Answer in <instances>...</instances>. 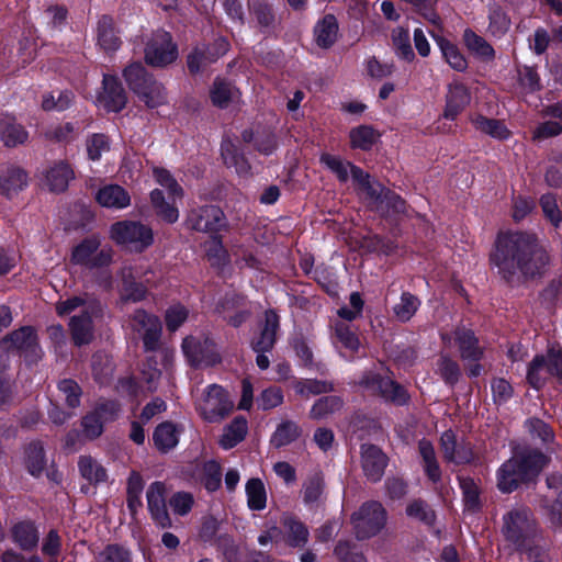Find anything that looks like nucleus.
<instances>
[{"instance_id": "f257e3e1", "label": "nucleus", "mask_w": 562, "mask_h": 562, "mask_svg": "<svg viewBox=\"0 0 562 562\" xmlns=\"http://www.w3.org/2000/svg\"><path fill=\"white\" fill-rule=\"evenodd\" d=\"M549 255L537 236L531 233L507 232L497 236L491 263L504 279L517 271L525 276L539 273L548 263Z\"/></svg>"}, {"instance_id": "f03ea898", "label": "nucleus", "mask_w": 562, "mask_h": 562, "mask_svg": "<svg viewBox=\"0 0 562 562\" xmlns=\"http://www.w3.org/2000/svg\"><path fill=\"white\" fill-rule=\"evenodd\" d=\"M550 459L536 450L516 451L496 472L497 487L503 493L515 491L520 483L531 481Z\"/></svg>"}, {"instance_id": "7ed1b4c3", "label": "nucleus", "mask_w": 562, "mask_h": 562, "mask_svg": "<svg viewBox=\"0 0 562 562\" xmlns=\"http://www.w3.org/2000/svg\"><path fill=\"white\" fill-rule=\"evenodd\" d=\"M59 316L74 314L69 322L72 339L77 346L87 345L93 338L92 319L101 312V304L90 296H74L56 304Z\"/></svg>"}, {"instance_id": "20e7f679", "label": "nucleus", "mask_w": 562, "mask_h": 562, "mask_svg": "<svg viewBox=\"0 0 562 562\" xmlns=\"http://www.w3.org/2000/svg\"><path fill=\"white\" fill-rule=\"evenodd\" d=\"M154 177L156 182L168 191L169 198L175 202L176 199L183 196V190L170 175V172L162 168L154 169ZM150 201L157 214L168 223H175L179 218V211L173 203L167 202L164 193L159 189L150 192Z\"/></svg>"}, {"instance_id": "39448f33", "label": "nucleus", "mask_w": 562, "mask_h": 562, "mask_svg": "<svg viewBox=\"0 0 562 562\" xmlns=\"http://www.w3.org/2000/svg\"><path fill=\"white\" fill-rule=\"evenodd\" d=\"M112 258L113 249L108 245H102L98 235H91L72 248L70 262L92 270L109 266Z\"/></svg>"}, {"instance_id": "423d86ee", "label": "nucleus", "mask_w": 562, "mask_h": 562, "mask_svg": "<svg viewBox=\"0 0 562 562\" xmlns=\"http://www.w3.org/2000/svg\"><path fill=\"white\" fill-rule=\"evenodd\" d=\"M110 237L117 245L136 252H142L154 243L151 228L145 224L133 221H123L113 224L110 228Z\"/></svg>"}, {"instance_id": "0eeeda50", "label": "nucleus", "mask_w": 562, "mask_h": 562, "mask_svg": "<svg viewBox=\"0 0 562 562\" xmlns=\"http://www.w3.org/2000/svg\"><path fill=\"white\" fill-rule=\"evenodd\" d=\"M195 406L200 415L205 420L210 423H217L231 413L234 404L221 385L211 384L196 400Z\"/></svg>"}, {"instance_id": "6e6552de", "label": "nucleus", "mask_w": 562, "mask_h": 562, "mask_svg": "<svg viewBox=\"0 0 562 562\" xmlns=\"http://www.w3.org/2000/svg\"><path fill=\"white\" fill-rule=\"evenodd\" d=\"M352 525L359 539H368L378 535L385 526L386 512L378 502L363 504L352 517Z\"/></svg>"}, {"instance_id": "1a4fd4ad", "label": "nucleus", "mask_w": 562, "mask_h": 562, "mask_svg": "<svg viewBox=\"0 0 562 562\" xmlns=\"http://www.w3.org/2000/svg\"><path fill=\"white\" fill-rule=\"evenodd\" d=\"M178 57L177 45L171 35L162 30L155 32L146 43L145 60L153 67H165Z\"/></svg>"}, {"instance_id": "9d476101", "label": "nucleus", "mask_w": 562, "mask_h": 562, "mask_svg": "<svg viewBox=\"0 0 562 562\" xmlns=\"http://www.w3.org/2000/svg\"><path fill=\"white\" fill-rule=\"evenodd\" d=\"M182 350L192 366H214L221 360L215 344L206 337H187Z\"/></svg>"}, {"instance_id": "9b49d317", "label": "nucleus", "mask_w": 562, "mask_h": 562, "mask_svg": "<svg viewBox=\"0 0 562 562\" xmlns=\"http://www.w3.org/2000/svg\"><path fill=\"white\" fill-rule=\"evenodd\" d=\"M131 326L142 336L146 350L157 349L161 336V323L157 316L137 310L131 318Z\"/></svg>"}, {"instance_id": "f8f14e48", "label": "nucleus", "mask_w": 562, "mask_h": 562, "mask_svg": "<svg viewBox=\"0 0 562 562\" xmlns=\"http://www.w3.org/2000/svg\"><path fill=\"white\" fill-rule=\"evenodd\" d=\"M360 385L372 394L381 395L387 401L398 404L406 401L404 389L387 376H381L380 374L370 372L361 379Z\"/></svg>"}, {"instance_id": "ddd939ff", "label": "nucleus", "mask_w": 562, "mask_h": 562, "mask_svg": "<svg viewBox=\"0 0 562 562\" xmlns=\"http://www.w3.org/2000/svg\"><path fill=\"white\" fill-rule=\"evenodd\" d=\"M151 272L148 268L142 270L139 267H124L121 271L124 285L121 293V299L124 302H139L143 301L147 295V288L142 282H136V279H144L146 283H149L147 274Z\"/></svg>"}, {"instance_id": "4468645a", "label": "nucleus", "mask_w": 562, "mask_h": 562, "mask_svg": "<svg viewBox=\"0 0 562 562\" xmlns=\"http://www.w3.org/2000/svg\"><path fill=\"white\" fill-rule=\"evenodd\" d=\"M166 485L162 482L151 483L146 493L147 507L153 520L161 528L171 526V519L166 507Z\"/></svg>"}, {"instance_id": "2eb2a0df", "label": "nucleus", "mask_w": 562, "mask_h": 562, "mask_svg": "<svg viewBox=\"0 0 562 562\" xmlns=\"http://www.w3.org/2000/svg\"><path fill=\"white\" fill-rule=\"evenodd\" d=\"M355 179L352 180L358 194L374 210L383 211V193L385 188L378 181L372 180L366 171L355 170Z\"/></svg>"}, {"instance_id": "dca6fc26", "label": "nucleus", "mask_w": 562, "mask_h": 562, "mask_svg": "<svg viewBox=\"0 0 562 562\" xmlns=\"http://www.w3.org/2000/svg\"><path fill=\"white\" fill-rule=\"evenodd\" d=\"M98 103L109 112H119L126 104V95L119 80L110 75L103 77V90L98 97Z\"/></svg>"}, {"instance_id": "f3484780", "label": "nucleus", "mask_w": 562, "mask_h": 562, "mask_svg": "<svg viewBox=\"0 0 562 562\" xmlns=\"http://www.w3.org/2000/svg\"><path fill=\"white\" fill-rule=\"evenodd\" d=\"M470 101V91L462 82L457 80L450 82L446 93L443 117L451 121L456 120L467 105H469Z\"/></svg>"}, {"instance_id": "a211bd4d", "label": "nucleus", "mask_w": 562, "mask_h": 562, "mask_svg": "<svg viewBox=\"0 0 562 562\" xmlns=\"http://www.w3.org/2000/svg\"><path fill=\"white\" fill-rule=\"evenodd\" d=\"M531 529L530 513L526 508L514 509L504 517L503 531L508 540L519 542Z\"/></svg>"}, {"instance_id": "6ab92c4d", "label": "nucleus", "mask_w": 562, "mask_h": 562, "mask_svg": "<svg viewBox=\"0 0 562 562\" xmlns=\"http://www.w3.org/2000/svg\"><path fill=\"white\" fill-rule=\"evenodd\" d=\"M362 469L367 479L378 482L384 474L387 465V458L382 450L372 445L362 446Z\"/></svg>"}, {"instance_id": "aec40b11", "label": "nucleus", "mask_w": 562, "mask_h": 562, "mask_svg": "<svg viewBox=\"0 0 562 562\" xmlns=\"http://www.w3.org/2000/svg\"><path fill=\"white\" fill-rule=\"evenodd\" d=\"M223 212L218 207L210 205L192 212L188 222L195 231L213 233L223 226Z\"/></svg>"}, {"instance_id": "412c9836", "label": "nucleus", "mask_w": 562, "mask_h": 562, "mask_svg": "<svg viewBox=\"0 0 562 562\" xmlns=\"http://www.w3.org/2000/svg\"><path fill=\"white\" fill-rule=\"evenodd\" d=\"M441 449L447 461L453 463H468L473 459L472 448L469 443L458 442L456 435L447 430L441 435Z\"/></svg>"}, {"instance_id": "4be33fe9", "label": "nucleus", "mask_w": 562, "mask_h": 562, "mask_svg": "<svg viewBox=\"0 0 562 562\" xmlns=\"http://www.w3.org/2000/svg\"><path fill=\"white\" fill-rule=\"evenodd\" d=\"M74 177L71 167L67 162L58 161L45 170L43 183L53 192H63Z\"/></svg>"}, {"instance_id": "5701e85b", "label": "nucleus", "mask_w": 562, "mask_h": 562, "mask_svg": "<svg viewBox=\"0 0 562 562\" xmlns=\"http://www.w3.org/2000/svg\"><path fill=\"white\" fill-rule=\"evenodd\" d=\"M97 201L108 209H125L131 204L128 192L119 184H109L101 188L97 193Z\"/></svg>"}, {"instance_id": "b1692460", "label": "nucleus", "mask_w": 562, "mask_h": 562, "mask_svg": "<svg viewBox=\"0 0 562 562\" xmlns=\"http://www.w3.org/2000/svg\"><path fill=\"white\" fill-rule=\"evenodd\" d=\"M454 339L459 346L461 358L464 361L476 362L483 356V348L479 345L477 338L470 329H458Z\"/></svg>"}, {"instance_id": "393cba45", "label": "nucleus", "mask_w": 562, "mask_h": 562, "mask_svg": "<svg viewBox=\"0 0 562 562\" xmlns=\"http://www.w3.org/2000/svg\"><path fill=\"white\" fill-rule=\"evenodd\" d=\"M279 328V317L273 311H267L265 314V325L260 336L252 342L256 352H267L272 349L276 342L277 330Z\"/></svg>"}, {"instance_id": "a878e982", "label": "nucleus", "mask_w": 562, "mask_h": 562, "mask_svg": "<svg viewBox=\"0 0 562 562\" xmlns=\"http://www.w3.org/2000/svg\"><path fill=\"white\" fill-rule=\"evenodd\" d=\"M0 139L8 147L23 144L27 139V132L15 119L9 115L0 116Z\"/></svg>"}, {"instance_id": "bb28decb", "label": "nucleus", "mask_w": 562, "mask_h": 562, "mask_svg": "<svg viewBox=\"0 0 562 562\" xmlns=\"http://www.w3.org/2000/svg\"><path fill=\"white\" fill-rule=\"evenodd\" d=\"M319 161L329 169L340 182H347L349 179L353 180L355 170H361V168L350 161L327 153L321 155Z\"/></svg>"}, {"instance_id": "cd10ccee", "label": "nucleus", "mask_w": 562, "mask_h": 562, "mask_svg": "<svg viewBox=\"0 0 562 562\" xmlns=\"http://www.w3.org/2000/svg\"><path fill=\"white\" fill-rule=\"evenodd\" d=\"M338 36V23L334 15L327 14L314 27L316 44L322 48H329Z\"/></svg>"}, {"instance_id": "c85d7f7f", "label": "nucleus", "mask_w": 562, "mask_h": 562, "mask_svg": "<svg viewBox=\"0 0 562 562\" xmlns=\"http://www.w3.org/2000/svg\"><path fill=\"white\" fill-rule=\"evenodd\" d=\"M221 154L224 164L228 168H234L235 172L239 176H247L250 170V166L245 157L239 151L236 144L229 139H225L221 146Z\"/></svg>"}, {"instance_id": "c756f323", "label": "nucleus", "mask_w": 562, "mask_h": 562, "mask_svg": "<svg viewBox=\"0 0 562 562\" xmlns=\"http://www.w3.org/2000/svg\"><path fill=\"white\" fill-rule=\"evenodd\" d=\"M221 154L224 164L228 168H234L235 172L239 176H247L250 170V166L245 157L239 151L236 144L229 139H225L221 146Z\"/></svg>"}, {"instance_id": "7c9ffc66", "label": "nucleus", "mask_w": 562, "mask_h": 562, "mask_svg": "<svg viewBox=\"0 0 562 562\" xmlns=\"http://www.w3.org/2000/svg\"><path fill=\"white\" fill-rule=\"evenodd\" d=\"M179 435L180 431L175 424L170 422L161 423L153 434L154 445L159 451L167 452L178 445Z\"/></svg>"}, {"instance_id": "2f4dec72", "label": "nucleus", "mask_w": 562, "mask_h": 562, "mask_svg": "<svg viewBox=\"0 0 562 562\" xmlns=\"http://www.w3.org/2000/svg\"><path fill=\"white\" fill-rule=\"evenodd\" d=\"M552 375V369L549 364L548 353L546 356H536L530 362L527 371V380L535 389H540Z\"/></svg>"}, {"instance_id": "473e14b6", "label": "nucleus", "mask_w": 562, "mask_h": 562, "mask_svg": "<svg viewBox=\"0 0 562 562\" xmlns=\"http://www.w3.org/2000/svg\"><path fill=\"white\" fill-rule=\"evenodd\" d=\"M212 103L218 108H226L231 102L239 99L240 92L229 82L217 78L210 91Z\"/></svg>"}, {"instance_id": "72a5a7b5", "label": "nucleus", "mask_w": 562, "mask_h": 562, "mask_svg": "<svg viewBox=\"0 0 562 562\" xmlns=\"http://www.w3.org/2000/svg\"><path fill=\"white\" fill-rule=\"evenodd\" d=\"M379 138L380 133L371 125H359L349 132L350 146L355 149L369 150Z\"/></svg>"}, {"instance_id": "f704fd0d", "label": "nucleus", "mask_w": 562, "mask_h": 562, "mask_svg": "<svg viewBox=\"0 0 562 562\" xmlns=\"http://www.w3.org/2000/svg\"><path fill=\"white\" fill-rule=\"evenodd\" d=\"M418 449L423 459V468L426 475L431 482H439L441 479V471L437 462L434 446L428 440H420Z\"/></svg>"}, {"instance_id": "c9c22d12", "label": "nucleus", "mask_w": 562, "mask_h": 562, "mask_svg": "<svg viewBox=\"0 0 562 562\" xmlns=\"http://www.w3.org/2000/svg\"><path fill=\"white\" fill-rule=\"evenodd\" d=\"M27 184L26 173L19 168H9L0 177L1 191L9 198L23 190Z\"/></svg>"}, {"instance_id": "e433bc0d", "label": "nucleus", "mask_w": 562, "mask_h": 562, "mask_svg": "<svg viewBox=\"0 0 562 562\" xmlns=\"http://www.w3.org/2000/svg\"><path fill=\"white\" fill-rule=\"evenodd\" d=\"M12 539L23 550H31L38 542V533L33 524L21 521L12 527Z\"/></svg>"}, {"instance_id": "4c0bfd02", "label": "nucleus", "mask_w": 562, "mask_h": 562, "mask_svg": "<svg viewBox=\"0 0 562 562\" xmlns=\"http://www.w3.org/2000/svg\"><path fill=\"white\" fill-rule=\"evenodd\" d=\"M97 41L105 52L115 50L120 46V38L116 36L111 18L104 15L98 22Z\"/></svg>"}, {"instance_id": "58836bf2", "label": "nucleus", "mask_w": 562, "mask_h": 562, "mask_svg": "<svg viewBox=\"0 0 562 562\" xmlns=\"http://www.w3.org/2000/svg\"><path fill=\"white\" fill-rule=\"evenodd\" d=\"M247 432V422L243 417L235 418L228 426L224 428L220 438V446L227 450L240 442Z\"/></svg>"}, {"instance_id": "ea45409f", "label": "nucleus", "mask_w": 562, "mask_h": 562, "mask_svg": "<svg viewBox=\"0 0 562 562\" xmlns=\"http://www.w3.org/2000/svg\"><path fill=\"white\" fill-rule=\"evenodd\" d=\"M79 472L87 481L93 484L106 480V470L90 456H81L78 461Z\"/></svg>"}, {"instance_id": "a19ab883", "label": "nucleus", "mask_w": 562, "mask_h": 562, "mask_svg": "<svg viewBox=\"0 0 562 562\" xmlns=\"http://www.w3.org/2000/svg\"><path fill=\"white\" fill-rule=\"evenodd\" d=\"M419 306L420 300L416 295L403 292L400 301L393 306V313L397 321L405 323L412 319Z\"/></svg>"}, {"instance_id": "79ce46f5", "label": "nucleus", "mask_w": 562, "mask_h": 562, "mask_svg": "<svg viewBox=\"0 0 562 562\" xmlns=\"http://www.w3.org/2000/svg\"><path fill=\"white\" fill-rule=\"evenodd\" d=\"M446 61L457 71H464L468 67L467 59L458 47L443 37H435Z\"/></svg>"}, {"instance_id": "37998d69", "label": "nucleus", "mask_w": 562, "mask_h": 562, "mask_svg": "<svg viewBox=\"0 0 562 562\" xmlns=\"http://www.w3.org/2000/svg\"><path fill=\"white\" fill-rule=\"evenodd\" d=\"M136 93L149 108L159 106L166 101L164 87L153 78L138 88Z\"/></svg>"}, {"instance_id": "c03bdc74", "label": "nucleus", "mask_w": 562, "mask_h": 562, "mask_svg": "<svg viewBox=\"0 0 562 562\" xmlns=\"http://www.w3.org/2000/svg\"><path fill=\"white\" fill-rule=\"evenodd\" d=\"M474 127L496 139H506L510 133L507 127L499 121L477 115L472 120Z\"/></svg>"}, {"instance_id": "a18cd8bd", "label": "nucleus", "mask_w": 562, "mask_h": 562, "mask_svg": "<svg viewBox=\"0 0 562 562\" xmlns=\"http://www.w3.org/2000/svg\"><path fill=\"white\" fill-rule=\"evenodd\" d=\"M301 434L302 430L296 423L286 420L277 427L274 434L272 435L271 442L277 448H280L296 440Z\"/></svg>"}, {"instance_id": "49530a36", "label": "nucleus", "mask_w": 562, "mask_h": 562, "mask_svg": "<svg viewBox=\"0 0 562 562\" xmlns=\"http://www.w3.org/2000/svg\"><path fill=\"white\" fill-rule=\"evenodd\" d=\"M342 407V402L338 396H324L316 401L310 411L312 419H324Z\"/></svg>"}, {"instance_id": "de8ad7c7", "label": "nucleus", "mask_w": 562, "mask_h": 562, "mask_svg": "<svg viewBox=\"0 0 562 562\" xmlns=\"http://www.w3.org/2000/svg\"><path fill=\"white\" fill-rule=\"evenodd\" d=\"M247 503L250 509L261 510L267 504L265 485L259 479H251L246 484Z\"/></svg>"}, {"instance_id": "09e8293b", "label": "nucleus", "mask_w": 562, "mask_h": 562, "mask_svg": "<svg viewBox=\"0 0 562 562\" xmlns=\"http://www.w3.org/2000/svg\"><path fill=\"white\" fill-rule=\"evenodd\" d=\"M45 456L40 442L31 443L25 451V465L33 476H38L45 469Z\"/></svg>"}, {"instance_id": "8fccbe9b", "label": "nucleus", "mask_w": 562, "mask_h": 562, "mask_svg": "<svg viewBox=\"0 0 562 562\" xmlns=\"http://www.w3.org/2000/svg\"><path fill=\"white\" fill-rule=\"evenodd\" d=\"M7 340L16 349L24 351L35 352L37 347L36 334L32 327H22L13 331Z\"/></svg>"}, {"instance_id": "3c124183", "label": "nucleus", "mask_w": 562, "mask_h": 562, "mask_svg": "<svg viewBox=\"0 0 562 562\" xmlns=\"http://www.w3.org/2000/svg\"><path fill=\"white\" fill-rule=\"evenodd\" d=\"M463 40L473 54L484 59H492L494 57L493 47L481 36L475 34L471 30H465L463 34Z\"/></svg>"}, {"instance_id": "603ef678", "label": "nucleus", "mask_w": 562, "mask_h": 562, "mask_svg": "<svg viewBox=\"0 0 562 562\" xmlns=\"http://www.w3.org/2000/svg\"><path fill=\"white\" fill-rule=\"evenodd\" d=\"M283 525L286 533V541L290 546L301 547L307 542L308 530L302 522L292 517H286Z\"/></svg>"}, {"instance_id": "864d4df0", "label": "nucleus", "mask_w": 562, "mask_h": 562, "mask_svg": "<svg viewBox=\"0 0 562 562\" xmlns=\"http://www.w3.org/2000/svg\"><path fill=\"white\" fill-rule=\"evenodd\" d=\"M205 252L212 266L221 268L228 262V254L217 236H211L205 243Z\"/></svg>"}, {"instance_id": "5fc2aeb1", "label": "nucleus", "mask_w": 562, "mask_h": 562, "mask_svg": "<svg viewBox=\"0 0 562 562\" xmlns=\"http://www.w3.org/2000/svg\"><path fill=\"white\" fill-rule=\"evenodd\" d=\"M74 99V94L70 91H58L47 93L43 97L42 108L45 111H65L67 110Z\"/></svg>"}, {"instance_id": "6e6d98bb", "label": "nucleus", "mask_w": 562, "mask_h": 562, "mask_svg": "<svg viewBox=\"0 0 562 562\" xmlns=\"http://www.w3.org/2000/svg\"><path fill=\"white\" fill-rule=\"evenodd\" d=\"M539 203L544 217L554 227H560L562 224V210L558 204L557 198L551 193H547L541 195Z\"/></svg>"}, {"instance_id": "4d7b16f0", "label": "nucleus", "mask_w": 562, "mask_h": 562, "mask_svg": "<svg viewBox=\"0 0 562 562\" xmlns=\"http://www.w3.org/2000/svg\"><path fill=\"white\" fill-rule=\"evenodd\" d=\"M92 372L99 383H106L113 373V362L111 358L103 352L95 353L92 358Z\"/></svg>"}, {"instance_id": "13d9d810", "label": "nucleus", "mask_w": 562, "mask_h": 562, "mask_svg": "<svg viewBox=\"0 0 562 562\" xmlns=\"http://www.w3.org/2000/svg\"><path fill=\"white\" fill-rule=\"evenodd\" d=\"M393 44L396 48V54L401 58L411 61L415 55L411 46V37L406 30L396 27L392 33Z\"/></svg>"}, {"instance_id": "bf43d9fd", "label": "nucleus", "mask_w": 562, "mask_h": 562, "mask_svg": "<svg viewBox=\"0 0 562 562\" xmlns=\"http://www.w3.org/2000/svg\"><path fill=\"white\" fill-rule=\"evenodd\" d=\"M201 481L209 492L216 491L222 481L221 467L215 461H207L203 464Z\"/></svg>"}, {"instance_id": "052dcab7", "label": "nucleus", "mask_w": 562, "mask_h": 562, "mask_svg": "<svg viewBox=\"0 0 562 562\" xmlns=\"http://www.w3.org/2000/svg\"><path fill=\"white\" fill-rule=\"evenodd\" d=\"M58 390L68 407L76 408L80 405L81 389L77 382L63 380L58 384Z\"/></svg>"}, {"instance_id": "680f3d73", "label": "nucleus", "mask_w": 562, "mask_h": 562, "mask_svg": "<svg viewBox=\"0 0 562 562\" xmlns=\"http://www.w3.org/2000/svg\"><path fill=\"white\" fill-rule=\"evenodd\" d=\"M460 486L463 493L464 505L468 510L475 512L480 507L479 487L470 477L460 479Z\"/></svg>"}, {"instance_id": "e2e57ef3", "label": "nucleus", "mask_w": 562, "mask_h": 562, "mask_svg": "<svg viewBox=\"0 0 562 562\" xmlns=\"http://www.w3.org/2000/svg\"><path fill=\"white\" fill-rule=\"evenodd\" d=\"M124 77L131 89L135 92L151 78L139 63H134L126 67Z\"/></svg>"}, {"instance_id": "0e129e2a", "label": "nucleus", "mask_w": 562, "mask_h": 562, "mask_svg": "<svg viewBox=\"0 0 562 562\" xmlns=\"http://www.w3.org/2000/svg\"><path fill=\"white\" fill-rule=\"evenodd\" d=\"M188 316L189 311L186 306L179 303L169 306L165 314L167 329L176 331L188 319Z\"/></svg>"}, {"instance_id": "69168bd1", "label": "nucleus", "mask_w": 562, "mask_h": 562, "mask_svg": "<svg viewBox=\"0 0 562 562\" xmlns=\"http://www.w3.org/2000/svg\"><path fill=\"white\" fill-rule=\"evenodd\" d=\"M194 505V497L189 492H177L169 498V506L173 514L188 515Z\"/></svg>"}, {"instance_id": "338daca9", "label": "nucleus", "mask_w": 562, "mask_h": 562, "mask_svg": "<svg viewBox=\"0 0 562 562\" xmlns=\"http://www.w3.org/2000/svg\"><path fill=\"white\" fill-rule=\"evenodd\" d=\"M526 427L533 438H539L544 443H550L554 439L552 428L543 420L530 418L526 422Z\"/></svg>"}, {"instance_id": "774afa93", "label": "nucleus", "mask_w": 562, "mask_h": 562, "mask_svg": "<svg viewBox=\"0 0 562 562\" xmlns=\"http://www.w3.org/2000/svg\"><path fill=\"white\" fill-rule=\"evenodd\" d=\"M526 427L533 438H539L544 443H550L554 439L552 428L543 420L530 418L526 422Z\"/></svg>"}]
</instances>
